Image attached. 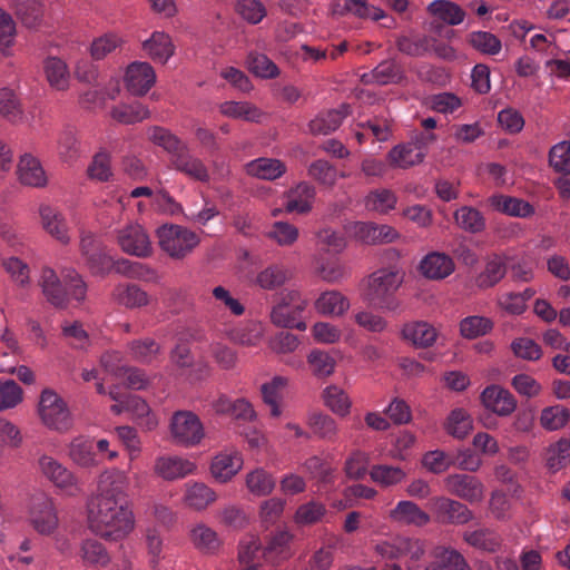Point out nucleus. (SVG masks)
Listing matches in <instances>:
<instances>
[{"label": "nucleus", "instance_id": "1", "mask_svg": "<svg viewBox=\"0 0 570 570\" xmlns=\"http://www.w3.org/2000/svg\"><path fill=\"white\" fill-rule=\"evenodd\" d=\"M127 487L125 473L104 474L98 492L87 501L88 529L106 541L121 540L134 530L135 519L127 501Z\"/></svg>", "mask_w": 570, "mask_h": 570}, {"label": "nucleus", "instance_id": "2", "mask_svg": "<svg viewBox=\"0 0 570 570\" xmlns=\"http://www.w3.org/2000/svg\"><path fill=\"white\" fill-rule=\"evenodd\" d=\"M404 279L405 271L402 266L393 264L380 267L360 282V298L366 306L374 309L400 312L403 303L396 294Z\"/></svg>", "mask_w": 570, "mask_h": 570}, {"label": "nucleus", "instance_id": "3", "mask_svg": "<svg viewBox=\"0 0 570 570\" xmlns=\"http://www.w3.org/2000/svg\"><path fill=\"white\" fill-rule=\"evenodd\" d=\"M46 301L56 309L65 311L69 305L78 306L87 298V284L73 268L59 277L51 267H43L38 281Z\"/></svg>", "mask_w": 570, "mask_h": 570}, {"label": "nucleus", "instance_id": "4", "mask_svg": "<svg viewBox=\"0 0 570 570\" xmlns=\"http://www.w3.org/2000/svg\"><path fill=\"white\" fill-rule=\"evenodd\" d=\"M38 412L42 423L50 430L66 432L72 426V417L67 403L53 390L41 392Z\"/></svg>", "mask_w": 570, "mask_h": 570}, {"label": "nucleus", "instance_id": "5", "mask_svg": "<svg viewBox=\"0 0 570 570\" xmlns=\"http://www.w3.org/2000/svg\"><path fill=\"white\" fill-rule=\"evenodd\" d=\"M169 432L175 444L187 448L199 444L205 436L202 421L194 412L187 410L173 413Z\"/></svg>", "mask_w": 570, "mask_h": 570}, {"label": "nucleus", "instance_id": "6", "mask_svg": "<svg viewBox=\"0 0 570 570\" xmlns=\"http://www.w3.org/2000/svg\"><path fill=\"white\" fill-rule=\"evenodd\" d=\"M307 306V301L301 297L296 291H291L282 296L281 302L273 307L271 321L283 328L306 330V323L302 321V313Z\"/></svg>", "mask_w": 570, "mask_h": 570}, {"label": "nucleus", "instance_id": "7", "mask_svg": "<svg viewBox=\"0 0 570 570\" xmlns=\"http://www.w3.org/2000/svg\"><path fill=\"white\" fill-rule=\"evenodd\" d=\"M344 233L346 237L363 245L387 244L400 237L399 232L392 226L371 222H348L344 225Z\"/></svg>", "mask_w": 570, "mask_h": 570}, {"label": "nucleus", "instance_id": "8", "mask_svg": "<svg viewBox=\"0 0 570 570\" xmlns=\"http://www.w3.org/2000/svg\"><path fill=\"white\" fill-rule=\"evenodd\" d=\"M435 140L434 134H420L414 142L393 147L387 155L390 164L403 169L421 164L426 156L425 147Z\"/></svg>", "mask_w": 570, "mask_h": 570}, {"label": "nucleus", "instance_id": "9", "mask_svg": "<svg viewBox=\"0 0 570 570\" xmlns=\"http://www.w3.org/2000/svg\"><path fill=\"white\" fill-rule=\"evenodd\" d=\"M30 521L41 534H50L58 527V517L51 498L43 492L31 495L29 504Z\"/></svg>", "mask_w": 570, "mask_h": 570}, {"label": "nucleus", "instance_id": "10", "mask_svg": "<svg viewBox=\"0 0 570 570\" xmlns=\"http://www.w3.org/2000/svg\"><path fill=\"white\" fill-rule=\"evenodd\" d=\"M87 258L90 271L94 274H107L115 271L128 277L142 276V265L129 259L114 261L106 252H88Z\"/></svg>", "mask_w": 570, "mask_h": 570}, {"label": "nucleus", "instance_id": "11", "mask_svg": "<svg viewBox=\"0 0 570 570\" xmlns=\"http://www.w3.org/2000/svg\"><path fill=\"white\" fill-rule=\"evenodd\" d=\"M446 490L469 503H479L484 498V485L471 474H450L444 479Z\"/></svg>", "mask_w": 570, "mask_h": 570}, {"label": "nucleus", "instance_id": "12", "mask_svg": "<svg viewBox=\"0 0 570 570\" xmlns=\"http://www.w3.org/2000/svg\"><path fill=\"white\" fill-rule=\"evenodd\" d=\"M431 507L443 524H465L473 519V512L465 504L445 497L433 498Z\"/></svg>", "mask_w": 570, "mask_h": 570}, {"label": "nucleus", "instance_id": "13", "mask_svg": "<svg viewBox=\"0 0 570 570\" xmlns=\"http://www.w3.org/2000/svg\"><path fill=\"white\" fill-rule=\"evenodd\" d=\"M170 166L186 175L187 177L207 183L209 181V171L205 166L204 161L191 154L189 147L184 144L178 151H176L171 157H169Z\"/></svg>", "mask_w": 570, "mask_h": 570}, {"label": "nucleus", "instance_id": "14", "mask_svg": "<svg viewBox=\"0 0 570 570\" xmlns=\"http://www.w3.org/2000/svg\"><path fill=\"white\" fill-rule=\"evenodd\" d=\"M480 399L487 410L499 416H508L517 409V400L513 394L495 384L487 386Z\"/></svg>", "mask_w": 570, "mask_h": 570}, {"label": "nucleus", "instance_id": "15", "mask_svg": "<svg viewBox=\"0 0 570 570\" xmlns=\"http://www.w3.org/2000/svg\"><path fill=\"white\" fill-rule=\"evenodd\" d=\"M155 81L156 73L148 62L135 61L126 70V88L134 96H144Z\"/></svg>", "mask_w": 570, "mask_h": 570}, {"label": "nucleus", "instance_id": "16", "mask_svg": "<svg viewBox=\"0 0 570 570\" xmlns=\"http://www.w3.org/2000/svg\"><path fill=\"white\" fill-rule=\"evenodd\" d=\"M453 259L444 252H429L420 262L421 275L431 281H441L454 272Z\"/></svg>", "mask_w": 570, "mask_h": 570}, {"label": "nucleus", "instance_id": "17", "mask_svg": "<svg viewBox=\"0 0 570 570\" xmlns=\"http://www.w3.org/2000/svg\"><path fill=\"white\" fill-rule=\"evenodd\" d=\"M393 523L405 527L422 528L430 523V515L423 511L415 502L400 501L389 513Z\"/></svg>", "mask_w": 570, "mask_h": 570}, {"label": "nucleus", "instance_id": "18", "mask_svg": "<svg viewBox=\"0 0 570 570\" xmlns=\"http://www.w3.org/2000/svg\"><path fill=\"white\" fill-rule=\"evenodd\" d=\"M315 188L313 185L301 181L292 187L285 194L284 207L287 213L307 214L312 210L315 199Z\"/></svg>", "mask_w": 570, "mask_h": 570}, {"label": "nucleus", "instance_id": "19", "mask_svg": "<svg viewBox=\"0 0 570 570\" xmlns=\"http://www.w3.org/2000/svg\"><path fill=\"white\" fill-rule=\"evenodd\" d=\"M17 174L19 181L24 186L33 188L47 186L48 178L40 160L30 154L20 157Z\"/></svg>", "mask_w": 570, "mask_h": 570}, {"label": "nucleus", "instance_id": "20", "mask_svg": "<svg viewBox=\"0 0 570 570\" xmlns=\"http://www.w3.org/2000/svg\"><path fill=\"white\" fill-rule=\"evenodd\" d=\"M402 336L416 348H429L436 342L439 331L429 322L414 321L404 324Z\"/></svg>", "mask_w": 570, "mask_h": 570}, {"label": "nucleus", "instance_id": "21", "mask_svg": "<svg viewBox=\"0 0 570 570\" xmlns=\"http://www.w3.org/2000/svg\"><path fill=\"white\" fill-rule=\"evenodd\" d=\"M404 79V71L399 62L393 59L380 62L372 71L361 76L365 85H390L400 83Z\"/></svg>", "mask_w": 570, "mask_h": 570}, {"label": "nucleus", "instance_id": "22", "mask_svg": "<svg viewBox=\"0 0 570 570\" xmlns=\"http://www.w3.org/2000/svg\"><path fill=\"white\" fill-rule=\"evenodd\" d=\"M243 468V458L238 452H223L217 454L210 464V473L213 478L226 483L236 475Z\"/></svg>", "mask_w": 570, "mask_h": 570}, {"label": "nucleus", "instance_id": "23", "mask_svg": "<svg viewBox=\"0 0 570 570\" xmlns=\"http://www.w3.org/2000/svg\"><path fill=\"white\" fill-rule=\"evenodd\" d=\"M507 273V264L503 256L493 253L485 258V267L474 278V284L480 289H488L497 285Z\"/></svg>", "mask_w": 570, "mask_h": 570}, {"label": "nucleus", "instance_id": "24", "mask_svg": "<svg viewBox=\"0 0 570 570\" xmlns=\"http://www.w3.org/2000/svg\"><path fill=\"white\" fill-rule=\"evenodd\" d=\"M195 469L196 465L193 462L178 456L157 458L154 465L155 473L165 480L184 478Z\"/></svg>", "mask_w": 570, "mask_h": 570}, {"label": "nucleus", "instance_id": "25", "mask_svg": "<svg viewBox=\"0 0 570 570\" xmlns=\"http://www.w3.org/2000/svg\"><path fill=\"white\" fill-rule=\"evenodd\" d=\"M348 114L350 106L345 104L336 109L321 112L309 121V131L313 135H328L341 126Z\"/></svg>", "mask_w": 570, "mask_h": 570}, {"label": "nucleus", "instance_id": "26", "mask_svg": "<svg viewBox=\"0 0 570 570\" xmlns=\"http://www.w3.org/2000/svg\"><path fill=\"white\" fill-rule=\"evenodd\" d=\"M463 540L474 549L488 553H495L502 547V537L493 529L480 528L473 531H465Z\"/></svg>", "mask_w": 570, "mask_h": 570}, {"label": "nucleus", "instance_id": "27", "mask_svg": "<svg viewBox=\"0 0 570 570\" xmlns=\"http://www.w3.org/2000/svg\"><path fill=\"white\" fill-rule=\"evenodd\" d=\"M316 272L322 279L334 283L346 277L351 268L340 259L335 252H325V255L317 259Z\"/></svg>", "mask_w": 570, "mask_h": 570}, {"label": "nucleus", "instance_id": "28", "mask_svg": "<svg viewBox=\"0 0 570 570\" xmlns=\"http://www.w3.org/2000/svg\"><path fill=\"white\" fill-rule=\"evenodd\" d=\"M39 212L46 232L58 239L62 245L68 244V226L61 213L48 205L40 206Z\"/></svg>", "mask_w": 570, "mask_h": 570}, {"label": "nucleus", "instance_id": "29", "mask_svg": "<svg viewBox=\"0 0 570 570\" xmlns=\"http://www.w3.org/2000/svg\"><path fill=\"white\" fill-rule=\"evenodd\" d=\"M39 466L41 472L52 482L56 487L61 489H70L76 485L73 474L65 466H62L56 459L42 455L39 459Z\"/></svg>", "mask_w": 570, "mask_h": 570}, {"label": "nucleus", "instance_id": "30", "mask_svg": "<svg viewBox=\"0 0 570 570\" xmlns=\"http://www.w3.org/2000/svg\"><path fill=\"white\" fill-rule=\"evenodd\" d=\"M307 425L312 434L323 441L335 442L338 436V426L336 421L328 414L314 411L308 414Z\"/></svg>", "mask_w": 570, "mask_h": 570}, {"label": "nucleus", "instance_id": "31", "mask_svg": "<svg viewBox=\"0 0 570 570\" xmlns=\"http://www.w3.org/2000/svg\"><path fill=\"white\" fill-rule=\"evenodd\" d=\"M142 49L154 60L161 63L174 55L175 48L170 37L160 31H155L149 39L142 42Z\"/></svg>", "mask_w": 570, "mask_h": 570}, {"label": "nucleus", "instance_id": "32", "mask_svg": "<svg viewBox=\"0 0 570 570\" xmlns=\"http://www.w3.org/2000/svg\"><path fill=\"white\" fill-rule=\"evenodd\" d=\"M246 171L259 179L274 180L286 171V166L278 159L262 157L249 161Z\"/></svg>", "mask_w": 570, "mask_h": 570}, {"label": "nucleus", "instance_id": "33", "mask_svg": "<svg viewBox=\"0 0 570 570\" xmlns=\"http://www.w3.org/2000/svg\"><path fill=\"white\" fill-rule=\"evenodd\" d=\"M324 405L334 414L345 417L351 412L352 401L347 393L340 386L332 384L322 392Z\"/></svg>", "mask_w": 570, "mask_h": 570}, {"label": "nucleus", "instance_id": "34", "mask_svg": "<svg viewBox=\"0 0 570 570\" xmlns=\"http://www.w3.org/2000/svg\"><path fill=\"white\" fill-rule=\"evenodd\" d=\"M443 426L449 435L463 440L472 432L473 420L466 410L456 407L449 413Z\"/></svg>", "mask_w": 570, "mask_h": 570}, {"label": "nucleus", "instance_id": "35", "mask_svg": "<svg viewBox=\"0 0 570 570\" xmlns=\"http://www.w3.org/2000/svg\"><path fill=\"white\" fill-rule=\"evenodd\" d=\"M350 307V302L342 293L328 291L321 294L315 301V309L325 316H341Z\"/></svg>", "mask_w": 570, "mask_h": 570}, {"label": "nucleus", "instance_id": "36", "mask_svg": "<svg viewBox=\"0 0 570 570\" xmlns=\"http://www.w3.org/2000/svg\"><path fill=\"white\" fill-rule=\"evenodd\" d=\"M114 299L127 308H139L149 304L148 294L136 284L118 285L112 291Z\"/></svg>", "mask_w": 570, "mask_h": 570}, {"label": "nucleus", "instance_id": "37", "mask_svg": "<svg viewBox=\"0 0 570 570\" xmlns=\"http://www.w3.org/2000/svg\"><path fill=\"white\" fill-rule=\"evenodd\" d=\"M79 554L85 564L92 567H107L111 561L106 547L96 539L82 540Z\"/></svg>", "mask_w": 570, "mask_h": 570}, {"label": "nucleus", "instance_id": "38", "mask_svg": "<svg viewBox=\"0 0 570 570\" xmlns=\"http://www.w3.org/2000/svg\"><path fill=\"white\" fill-rule=\"evenodd\" d=\"M491 206L510 216L528 217L533 213V207L522 199L504 196L494 195L490 198Z\"/></svg>", "mask_w": 570, "mask_h": 570}, {"label": "nucleus", "instance_id": "39", "mask_svg": "<svg viewBox=\"0 0 570 570\" xmlns=\"http://www.w3.org/2000/svg\"><path fill=\"white\" fill-rule=\"evenodd\" d=\"M219 111L226 117L252 122H259L263 116L256 106L246 101H225L220 104Z\"/></svg>", "mask_w": 570, "mask_h": 570}, {"label": "nucleus", "instance_id": "40", "mask_svg": "<svg viewBox=\"0 0 570 570\" xmlns=\"http://www.w3.org/2000/svg\"><path fill=\"white\" fill-rule=\"evenodd\" d=\"M112 119L120 124L132 125L150 117L149 109L139 101L121 104L111 109Z\"/></svg>", "mask_w": 570, "mask_h": 570}, {"label": "nucleus", "instance_id": "41", "mask_svg": "<svg viewBox=\"0 0 570 570\" xmlns=\"http://www.w3.org/2000/svg\"><path fill=\"white\" fill-rule=\"evenodd\" d=\"M43 69L47 80L52 88L56 90L68 89L70 75L65 61L56 57H49L45 61Z\"/></svg>", "mask_w": 570, "mask_h": 570}, {"label": "nucleus", "instance_id": "42", "mask_svg": "<svg viewBox=\"0 0 570 570\" xmlns=\"http://www.w3.org/2000/svg\"><path fill=\"white\" fill-rule=\"evenodd\" d=\"M17 17L27 28L37 27L43 14L42 4L38 0H11Z\"/></svg>", "mask_w": 570, "mask_h": 570}, {"label": "nucleus", "instance_id": "43", "mask_svg": "<svg viewBox=\"0 0 570 570\" xmlns=\"http://www.w3.org/2000/svg\"><path fill=\"white\" fill-rule=\"evenodd\" d=\"M428 9L431 14L450 26L460 24L465 17V12L460 6L448 0H434Z\"/></svg>", "mask_w": 570, "mask_h": 570}, {"label": "nucleus", "instance_id": "44", "mask_svg": "<svg viewBox=\"0 0 570 570\" xmlns=\"http://www.w3.org/2000/svg\"><path fill=\"white\" fill-rule=\"evenodd\" d=\"M121 249H149L150 242L145 229L136 224L121 229L118 235Z\"/></svg>", "mask_w": 570, "mask_h": 570}, {"label": "nucleus", "instance_id": "45", "mask_svg": "<svg viewBox=\"0 0 570 570\" xmlns=\"http://www.w3.org/2000/svg\"><path fill=\"white\" fill-rule=\"evenodd\" d=\"M190 539L195 548L203 553H214L220 546L217 533L205 524L191 529Z\"/></svg>", "mask_w": 570, "mask_h": 570}, {"label": "nucleus", "instance_id": "46", "mask_svg": "<svg viewBox=\"0 0 570 570\" xmlns=\"http://www.w3.org/2000/svg\"><path fill=\"white\" fill-rule=\"evenodd\" d=\"M397 203L396 195L386 188L374 189L365 197V207L380 214H387Z\"/></svg>", "mask_w": 570, "mask_h": 570}, {"label": "nucleus", "instance_id": "47", "mask_svg": "<svg viewBox=\"0 0 570 570\" xmlns=\"http://www.w3.org/2000/svg\"><path fill=\"white\" fill-rule=\"evenodd\" d=\"M246 487L256 497L268 495L275 488V479L264 469H255L246 475Z\"/></svg>", "mask_w": 570, "mask_h": 570}, {"label": "nucleus", "instance_id": "48", "mask_svg": "<svg viewBox=\"0 0 570 570\" xmlns=\"http://www.w3.org/2000/svg\"><path fill=\"white\" fill-rule=\"evenodd\" d=\"M454 219L458 226L469 233H480L485 227L483 215L473 207L462 206L454 213Z\"/></svg>", "mask_w": 570, "mask_h": 570}, {"label": "nucleus", "instance_id": "49", "mask_svg": "<svg viewBox=\"0 0 570 570\" xmlns=\"http://www.w3.org/2000/svg\"><path fill=\"white\" fill-rule=\"evenodd\" d=\"M57 151L63 161L75 159L79 154V140L77 131L70 126H66L58 135Z\"/></svg>", "mask_w": 570, "mask_h": 570}, {"label": "nucleus", "instance_id": "50", "mask_svg": "<svg viewBox=\"0 0 570 570\" xmlns=\"http://www.w3.org/2000/svg\"><path fill=\"white\" fill-rule=\"evenodd\" d=\"M432 38L428 36H402L397 39V49L411 57H422L431 52Z\"/></svg>", "mask_w": 570, "mask_h": 570}, {"label": "nucleus", "instance_id": "51", "mask_svg": "<svg viewBox=\"0 0 570 570\" xmlns=\"http://www.w3.org/2000/svg\"><path fill=\"white\" fill-rule=\"evenodd\" d=\"M307 363L314 376L322 379L334 373L336 361L334 357L322 350H313L307 355Z\"/></svg>", "mask_w": 570, "mask_h": 570}, {"label": "nucleus", "instance_id": "52", "mask_svg": "<svg viewBox=\"0 0 570 570\" xmlns=\"http://www.w3.org/2000/svg\"><path fill=\"white\" fill-rule=\"evenodd\" d=\"M370 476L373 482L387 488L401 483L406 473L399 466L377 464L372 466Z\"/></svg>", "mask_w": 570, "mask_h": 570}, {"label": "nucleus", "instance_id": "53", "mask_svg": "<svg viewBox=\"0 0 570 570\" xmlns=\"http://www.w3.org/2000/svg\"><path fill=\"white\" fill-rule=\"evenodd\" d=\"M493 322L484 316H468L460 322V333L464 338L474 340L491 332Z\"/></svg>", "mask_w": 570, "mask_h": 570}, {"label": "nucleus", "instance_id": "54", "mask_svg": "<svg viewBox=\"0 0 570 570\" xmlns=\"http://www.w3.org/2000/svg\"><path fill=\"white\" fill-rule=\"evenodd\" d=\"M157 237L161 249H177L178 245L176 244V240H179L180 238L184 240H191L195 238V235L177 225H164L157 229Z\"/></svg>", "mask_w": 570, "mask_h": 570}, {"label": "nucleus", "instance_id": "55", "mask_svg": "<svg viewBox=\"0 0 570 570\" xmlns=\"http://www.w3.org/2000/svg\"><path fill=\"white\" fill-rule=\"evenodd\" d=\"M216 499L215 492L204 483H195L185 494L186 503L196 509H206Z\"/></svg>", "mask_w": 570, "mask_h": 570}, {"label": "nucleus", "instance_id": "56", "mask_svg": "<svg viewBox=\"0 0 570 570\" xmlns=\"http://www.w3.org/2000/svg\"><path fill=\"white\" fill-rule=\"evenodd\" d=\"M247 67L250 72L261 78H275L279 73L278 67L263 53L250 52L247 58Z\"/></svg>", "mask_w": 570, "mask_h": 570}, {"label": "nucleus", "instance_id": "57", "mask_svg": "<svg viewBox=\"0 0 570 570\" xmlns=\"http://www.w3.org/2000/svg\"><path fill=\"white\" fill-rule=\"evenodd\" d=\"M0 115L11 122L28 120V118L23 116L16 95L8 88L0 89Z\"/></svg>", "mask_w": 570, "mask_h": 570}, {"label": "nucleus", "instance_id": "58", "mask_svg": "<svg viewBox=\"0 0 570 570\" xmlns=\"http://www.w3.org/2000/svg\"><path fill=\"white\" fill-rule=\"evenodd\" d=\"M470 45L478 51L494 56L501 51V40L488 31H473L469 36Z\"/></svg>", "mask_w": 570, "mask_h": 570}, {"label": "nucleus", "instance_id": "59", "mask_svg": "<svg viewBox=\"0 0 570 570\" xmlns=\"http://www.w3.org/2000/svg\"><path fill=\"white\" fill-rule=\"evenodd\" d=\"M148 138L157 146L164 148L171 157L185 144L168 129L154 126L148 129Z\"/></svg>", "mask_w": 570, "mask_h": 570}, {"label": "nucleus", "instance_id": "60", "mask_svg": "<svg viewBox=\"0 0 570 570\" xmlns=\"http://www.w3.org/2000/svg\"><path fill=\"white\" fill-rule=\"evenodd\" d=\"M568 464H570V441L561 439L549 449L547 466L556 473Z\"/></svg>", "mask_w": 570, "mask_h": 570}, {"label": "nucleus", "instance_id": "61", "mask_svg": "<svg viewBox=\"0 0 570 570\" xmlns=\"http://www.w3.org/2000/svg\"><path fill=\"white\" fill-rule=\"evenodd\" d=\"M422 465L431 473L441 474L455 465V460L442 450H433L423 455Z\"/></svg>", "mask_w": 570, "mask_h": 570}, {"label": "nucleus", "instance_id": "62", "mask_svg": "<svg viewBox=\"0 0 570 570\" xmlns=\"http://www.w3.org/2000/svg\"><path fill=\"white\" fill-rule=\"evenodd\" d=\"M69 455L80 466L87 468L96 463L92 443L81 438L70 443Z\"/></svg>", "mask_w": 570, "mask_h": 570}, {"label": "nucleus", "instance_id": "63", "mask_svg": "<svg viewBox=\"0 0 570 570\" xmlns=\"http://www.w3.org/2000/svg\"><path fill=\"white\" fill-rule=\"evenodd\" d=\"M569 419V410L561 405H556L543 409L540 421L544 429L556 431L562 429L568 423Z\"/></svg>", "mask_w": 570, "mask_h": 570}, {"label": "nucleus", "instance_id": "64", "mask_svg": "<svg viewBox=\"0 0 570 570\" xmlns=\"http://www.w3.org/2000/svg\"><path fill=\"white\" fill-rule=\"evenodd\" d=\"M549 164L558 173L570 174V142L561 141L554 145L549 153Z\"/></svg>", "mask_w": 570, "mask_h": 570}]
</instances>
